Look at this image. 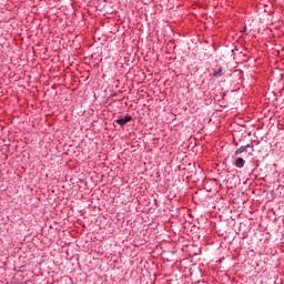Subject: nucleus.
<instances>
[{
    "instance_id": "nucleus-1",
    "label": "nucleus",
    "mask_w": 284,
    "mask_h": 284,
    "mask_svg": "<svg viewBox=\"0 0 284 284\" xmlns=\"http://www.w3.org/2000/svg\"><path fill=\"white\" fill-rule=\"evenodd\" d=\"M130 121H132V115H125L124 118H120L118 120H115V123H118V125H125L128 123H130Z\"/></svg>"
},
{
    "instance_id": "nucleus-2",
    "label": "nucleus",
    "mask_w": 284,
    "mask_h": 284,
    "mask_svg": "<svg viewBox=\"0 0 284 284\" xmlns=\"http://www.w3.org/2000/svg\"><path fill=\"white\" fill-rule=\"evenodd\" d=\"M247 148H252V145L247 144V145L240 146L235 151V156H239V154H243V152H247Z\"/></svg>"
},
{
    "instance_id": "nucleus-3",
    "label": "nucleus",
    "mask_w": 284,
    "mask_h": 284,
    "mask_svg": "<svg viewBox=\"0 0 284 284\" xmlns=\"http://www.w3.org/2000/svg\"><path fill=\"white\" fill-rule=\"evenodd\" d=\"M235 168H245V160L243 158H237L234 162Z\"/></svg>"
},
{
    "instance_id": "nucleus-4",
    "label": "nucleus",
    "mask_w": 284,
    "mask_h": 284,
    "mask_svg": "<svg viewBox=\"0 0 284 284\" xmlns=\"http://www.w3.org/2000/svg\"><path fill=\"white\" fill-rule=\"evenodd\" d=\"M213 77H223V68H220L217 71H215Z\"/></svg>"
}]
</instances>
